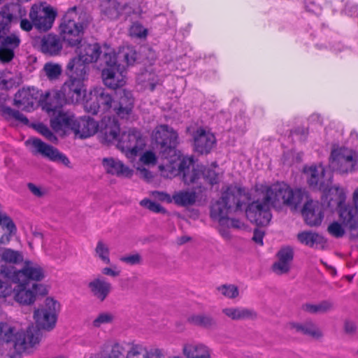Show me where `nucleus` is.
Instances as JSON below:
<instances>
[{
	"label": "nucleus",
	"instance_id": "nucleus-20",
	"mask_svg": "<svg viewBox=\"0 0 358 358\" xmlns=\"http://www.w3.org/2000/svg\"><path fill=\"white\" fill-rule=\"evenodd\" d=\"M99 131L105 143L118 142L120 125L114 117L105 115L99 123Z\"/></svg>",
	"mask_w": 358,
	"mask_h": 358
},
{
	"label": "nucleus",
	"instance_id": "nucleus-39",
	"mask_svg": "<svg viewBox=\"0 0 358 358\" xmlns=\"http://www.w3.org/2000/svg\"><path fill=\"white\" fill-rule=\"evenodd\" d=\"M2 261L12 264H20L24 262V255L22 252L10 248H4L0 255Z\"/></svg>",
	"mask_w": 358,
	"mask_h": 358
},
{
	"label": "nucleus",
	"instance_id": "nucleus-49",
	"mask_svg": "<svg viewBox=\"0 0 358 358\" xmlns=\"http://www.w3.org/2000/svg\"><path fill=\"white\" fill-rule=\"evenodd\" d=\"M3 115L8 119H15L23 123H27V118L18 110L10 108V107H5L2 110Z\"/></svg>",
	"mask_w": 358,
	"mask_h": 358
},
{
	"label": "nucleus",
	"instance_id": "nucleus-47",
	"mask_svg": "<svg viewBox=\"0 0 358 358\" xmlns=\"http://www.w3.org/2000/svg\"><path fill=\"white\" fill-rule=\"evenodd\" d=\"M218 292L227 299H235L239 294L238 288L235 285L225 284L217 288Z\"/></svg>",
	"mask_w": 358,
	"mask_h": 358
},
{
	"label": "nucleus",
	"instance_id": "nucleus-36",
	"mask_svg": "<svg viewBox=\"0 0 358 358\" xmlns=\"http://www.w3.org/2000/svg\"><path fill=\"white\" fill-rule=\"evenodd\" d=\"M197 194L194 191L180 190L173 194V201L179 206L187 207L195 204Z\"/></svg>",
	"mask_w": 358,
	"mask_h": 358
},
{
	"label": "nucleus",
	"instance_id": "nucleus-52",
	"mask_svg": "<svg viewBox=\"0 0 358 358\" xmlns=\"http://www.w3.org/2000/svg\"><path fill=\"white\" fill-rule=\"evenodd\" d=\"M141 206L145 207L154 213H165V209L158 203L148 199H144L140 202Z\"/></svg>",
	"mask_w": 358,
	"mask_h": 358
},
{
	"label": "nucleus",
	"instance_id": "nucleus-2",
	"mask_svg": "<svg viewBox=\"0 0 358 358\" xmlns=\"http://www.w3.org/2000/svg\"><path fill=\"white\" fill-rule=\"evenodd\" d=\"M151 137L159 145L160 154L166 160L159 166L162 175L166 178H173L182 174L185 183L194 181L195 174L193 176L189 174V169L192 166V159L182 157L176 148L178 144L177 132L167 124H160L152 131Z\"/></svg>",
	"mask_w": 358,
	"mask_h": 358
},
{
	"label": "nucleus",
	"instance_id": "nucleus-28",
	"mask_svg": "<svg viewBox=\"0 0 358 358\" xmlns=\"http://www.w3.org/2000/svg\"><path fill=\"white\" fill-rule=\"evenodd\" d=\"M278 261L273 265V270L277 274L287 273L293 260L294 252L290 247L282 248L277 254Z\"/></svg>",
	"mask_w": 358,
	"mask_h": 358
},
{
	"label": "nucleus",
	"instance_id": "nucleus-45",
	"mask_svg": "<svg viewBox=\"0 0 358 358\" xmlns=\"http://www.w3.org/2000/svg\"><path fill=\"white\" fill-rule=\"evenodd\" d=\"M115 318V314L111 312H101L92 320V326L94 328H100L104 325L112 324Z\"/></svg>",
	"mask_w": 358,
	"mask_h": 358
},
{
	"label": "nucleus",
	"instance_id": "nucleus-27",
	"mask_svg": "<svg viewBox=\"0 0 358 358\" xmlns=\"http://www.w3.org/2000/svg\"><path fill=\"white\" fill-rule=\"evenodd\" d=\"M182 352L185 358H212V350L202 343H186L182 345Z\"/></svg>",
	"mask_w": 358,
	"mask_h": 358
},
{
	"label": "nucleus",
	"instance_id": "nucleus-30",
	"mask_svg": "<svg viewBox=\"0 0 358 358\" xmlns=\"http://www.w3.org/2000/svg\"><path fill=\"white\" fill-rule=\"evenodd\" d=\"M163 350L157 347L134 345L127 352L126 358H162Z\"/></svg>",
	"mask_w": 358,
	"mask_h": 358
},
{
	"label": "nucleus",
	"instance_id": "nucleus-29",
	"mask_svg": "<svg viewBox=\"0 0 358 358\" xmlns=\"http://www.w3.org/2000/svg\"><path fill=\"white\" fill-rule=\"evenodd\" d=\"M36 42L42 52L52 56L58 55L62 49L60 39L53 34H47L38 38Z\"/></svg>",
	"mask_w": 358,
	"mask_h": 358
},
{
	"label": "nucleus",
	"instance_id": "nucleus-41",
	"mask_svg": "<svg viewBox=\"0 0 358 358\" xmlns=\"http://www.w3.org/2000/svg\"><path fill=\"white\" fill-rule=\"evenodd\" d=\"M334 304L330 301H323L319 303H306L302 306V310L312 314L324 313L330 311Z\"/></svg>",
	"mask_w": 358,
	"mask_h": 358
},
{
	"label": "nucleus",
	"instance_id": "nucleus-62",
	"mask_svg": "<svg viewBox=\"0 0 358 358\" xmlns=\"http://www.w3.org/2000/svg\"><path fill=\"white\" fill-rule=\"evenodd\" d=\"M264 236V234L262 231H261L259 229H255L254 231L252 239L257 244L262 245Z\"/></svg>",
	"mask_w": 358,
	"mask_h": 358
},
{
	"label": "nucleus",
	"instance_id": "nucleus-38",
	"mask_svg": "<svg viewBox=\"0 0 358 358\" xmlns=\"http://www.w3.org/2000/svg\"><path fill=\"white\" fill-rule=\"evenodd\" d=\"M116 63L117 60L122 61L127 66L133 65L136 60L137 53L135 49L131 46L122 47L117 55L115 54Z\"/></svg>",
	"mask_w": 358,
	"mask_h": 358
},
{
	"label": "nucleus",
	"instance_id": "nucleus-21",
	"mask_svg": "<svg viewBox=\"0 0 358 358\" xmlns=\"http://www.w3.org/2000/svg\"><path fill=\"white\" fill-rule=\"evenodd\" d=\"M345 200L340 204H337L335 201H333L332 206L336 205L338 208H340V217L343 221L345 225L351 229H355L357 227V212H358V186L353 193V203L355 208L348 206L343 207L342 205Z\"/></svg>",
	"mask_w": 358,
	"mask_h": 358
},
{
	"label": "nucleus",
	"instance_id": "nucleus-56",
	"mask_svg": "<svg viewBox=\"0 0 358 358\" xmlns=\"http://www.w3.org/2000/svg\"><path fill=\"white\" fill-rule=\"evenodd\" d=\"M121 271L117 265L111 264L110 266L104 267L101 269V274L112 278H116L120 275Z\"/></svg>",
	"mask_w": 358,
	"mask_h": 358
},
{
	"label": "nucleus",
	"instance_id": "nucleus-33",
	"mask_svg": "<svg viewBox=\"0 0 358 358\" xmlns=\"http://www.w3.org/2000/svg\"><path fill=\"white\" fill-rule=\"evenodd\" d=\"M297 239L301 244L313 248H324L326 245V240L322 235L310 231L299 233Z\"/></svg>",
	"mask_w": 358,
	"mask_h": 358
},
{
	"label": "nucleus",
	"instance_id": "nucleus-22",
	"mask_svg": "<svg viewBox=\"0 0 358 358\" xmlns=\"http://www.w3.org/2000/svg\"><path fill=\"white\" fill-rule=\"evenodd\" d=\"M91 294L98 301H103L112 291V285L103 276L99 275L91 280L87 285Z\"/></svg>",
	"mask_w": 358,
	"mask_h": 358
},
{
	"label": "nucleus",
	"instance_id": "nucleus-15",
	"mask_svg": "<svg viewBox=\"0 0 358 358\" xmlns=\"http://www.w3.org/2000/svg\"><path fill=\"white\" fill-rule=\"evenodd\" d=\"M25 143L27 145H31L33 154H39L52 162L60 163L66 167H71L69 159L64 154L41 140L36 138H30Z\"/></svg>",
	"mask_w": 358,
	"mask_h": 358
},
{
	"label": "nucleus",
	"instance_id": "nucleus-17",
	"mask_svg": "<svg viewBox=\"0 0 358 358\" xmlns=\"http://www.w3.org/2000/svg\"><path fill=\"white\" fill-rule=\"evenodd\" d=\"M45 104L44 108L50 113H52L53 117L50 120V125L52 129L61 134H66L69 131L72 130L76 122L75 117L69 113H64L61 110L62 107H58L55 110H48L47 105L50 103V99H46L44 100Z\"/></svg>",
	"mask_w": 358,
	"mask_h": 358
},
{
	"label": "nucleus",
	"instance_id": "nucleus-13",
	"mask_svg": "<svg viewBox=\"0 0 358 358\" xmlns=\"http://www.w3.org/2000/svg\"><path fill=\"white\" fill-rule=\"evenodd\" d=\"M145 145V138L139 131L132 129L120 135L117 146L132 162Z\"/></svg>",
	"mask_w": 358,
	"mask_h": 358
},
{
	"label": "nucleus",
	"instance_id": "nucleus-59",
	"mask_svg": "<svg viewBox=\"0 0 358 358\" xmlns=\"http://www.w3.org/2000/svg\"><path fill=\"white\" fill-rule=\"evenodd\" d=\"M109 358H124V350L123 347L119 344L113 345L109 355Z\"/></svg>",
	"mask_w": 358,
	"mask_h": 358
},
{
	"label": "nucleus",
	"instance_id": "nucleus-44",
	"mask_svg": "<svg viewBox=\"0 0 358 358\" xmlns=\"http://www.w3.org/2000/svg\"><path fill=\"white\" fill-rule=\"evenodd\" d=\"M43 72L49 80H56L62 74V67L59 64L47 62L43 66Z\"/></svg>",
	"mask_w": 358,
	"mask_h": 358
},
{
	"label": "nucleus",
	"instance_id": "nucleus-10",
	"mask_svg": "<svg viewBox=\"0 0 358 358\" xmlns=\"http://www.w3.org/2000/svg\"><path fill=\"white\" fill-rule=\"evenodd\" d=\"M61 310L60 303L54 297L48 296L34 311V319L39 329L52 331L56 327Z\"/></svg>",
	"mask_w": 358,
	"mask_h": 358
},
{
	"label": "nucleus",
	"instance_id": "nucleus-26",
	"mask_svg": "<svg viewBox=\"0 0 358 358\" xmlns=\"http://www.w3.org/2000/svg\"><path fill=\"white\" fill-rule=\"evenodd\" d=\"M302 214L307 224L318 226L324 218L323 206L318 201H308L303 206Z\"/></svg>",
	"mask_w": 358,
	"mask_h": 358
},
{
	"label": "nucleus",
	"instance_id": "nucleus-57",
	"mask_svg": "<svg viewBox=\"0 0 358 358\" xmlns=\"http://www.w3.org/2000/svg\"><path fill=\"white\" fill-rule=\"evenodd\" d=\"M27 187L31 194L38 198H41L48 193L45 188L36 185L34 183H29Z\"/></svg>",
	"mask_w": 358,
	"mask_h": 358
},
{
	"label": "nucleus",
	"instance_id": "nucleus-35",
	"mask_svg": "<svg viewBox=\"0 0 358 358\" xmlns=\"http://www.w3.org/2000/svg\"><path fill=\"white\" fill-rule=\"evenodd\" d=\"M222 313L233 320L253 319L257 316L253 310L243 307L225 308L222 309Z\"/></svg>",
	"mask_w": 358,
	"mask_h": 358
},
{
	"label": "nucleus",
	"instance_id": "nucleus-63",
	"mask_svg": "<svg viewBox=\"0 0 358 358\" xmlns=\"http://www.w3.org/2000/svg\"><path fill=\"white\" fill-rule=\"evenodd\" d=\"M32 235L34 236V239L38 241L41 243H43V234L41 231L34 229L32 231Z\"/></svg>",
	"mask_w": 358,
	"mask_h": 358
},
{
	"label": "nucleus",
	"instance_id": "nucleus-8",
	"mask_svg": "<svg viewBox=\"0 0 358 358\" xmlns=\"http://www.w3.org/2000/svg\"><path fill=\"white\" fill-rule=\"evenodd\" d=\"M90 20V15L81 8H70L59 26V34L63 41L71 47L80 44L84 29Z\"/></svg>",
	"mask_w": 358,
	"mask_h": 358
},
{
	"label": "nucleus",
	"instance_id": "nucleus-48",
	"mask_svg": "<svg viewBox=\"0 0 358 358\" xmlns=\"http://www.w3.org/2000/svg\"><path fill=\"white\" fill-rule=\"evenodd\" d=\"M339 217L340 220L342 221L343 224L339 223L338 222H333L329 225L327 229L328 232L331 236L336 238H341L343 236V235L345 234V227L348 228L350 229L348 227H346L343 221L341 219L340 216ZM350 230L352 229H350Z\"/></svg>",
	"mask_w": 358,
	"mask_h": 358
},
{
	"label": "nucleus",
	"instance_id": "nucleus-12",
	"mask_svg": "<svg viewBox=\"0 0 358 358\" xmlns=\"http://www.w3.org/2000/svg\"><path fill=\"white\" fill-rule=\"evenodd\" d=\"M358 154L352 149L341 147L331 150L329 167L340 174L354 172L357 169Z\"/></svg>",
	"mask_w": 358,
	"mask_h": 358
},
{
	"label": "nucleus",
	"instance_id": "nucleus-1",
	"mask_svg": "<svg viewBox=\"0 0 358 358\" xmlns=\"http://www.w3.org/2000/svg\"><path fill=\"white\" fill-rule=\"evenodd\" d=\"M255 192L257 199L247 206L245 215L251 222L258 226L269 224L272 218L271 207L278 208L281 205H286L296 208L306 196L305 189H293L282 182L272 185L257 184Z\"/></svg>",
	"mask_w": 358,
	"mask_h": 358
},
{
	"label": "nucleus",
	"instance_id": "nucleus-9",
	"mask_svg": "<svg viewBox=\"0 0 358 358\" xmlns=\"http://www.w3.org/2000/svg\"><path fill=\"white\" fill-rule=\"evenodd\" d=\"M103 59L106 64L101 73L104 85L111 89L124 86L127 81L125 69L123 64L116 63L115 53L107 48Z\"/></svg>",
	"mask_w": 358,
	"mask_h": 358
},
{
	"label": "nucleus",
	"instance_id": "nucleus-61",
	"mask_svg": "<svg viewBox=\"0 0 358 358\" xmlns=\"http://www.w3.org/2000/svg\"><path fill=\"white\" fill-rule=\"evenodd\" d=\"M152 194L155 198L160 201H166L167 203H171L173 201V196H171L165 192L155 191L152 192Z\"/></svg>",
	"mask_w": 358,
	"mask_h": 358
},
{
	"label": "nucleus",
	"instance_id": "nucleus-50",
	"mask_svg": "<svg viewBox=\"0 0 358 358\" xmlns=\"http://www.w3.org/2000/svg\"><path fill=\"white\" fill-rule=\"evenodd\" d=\"M129 35L137 38H145L148 36V29L139 22H134L129 28Z\"/></svg>",
	"mask_w": 358,
	"mask_h": 358
},
{
	"label": "nucleus",
	"instance_id": "nucleus-43",
	"mask_svg": "<svg viewBox=\"0 0 358 358\" xmlns=\"http://www.w3.org/2000/svg\"><path fill=\"white\" fill-rule=\"evenodd\" d=\"M138 82L145 88L150 90H154L156 85L158 83V78L157 76L150 71H145L138 76Z\"/></svg>",
	"mask_w": 358,
	"mask_h": 358
},
{
	"label": "nucleus",
	"instance_id": "nucleus-32",
	"mask_svg": "<svg viewBox=\"0 0 358 358\" xmlns=\"http://www.w3.org/2000/svg\"><path fill=\"white\" fill-rule=\"evenodd\" d=\"M125 8V5L119 0H102L101 10L104 18L115 20Z\"/></svg>",
	"mask_w": 358,
	"mask_h": 358
},
{
	"label": "nucleus",
	"instance_id": "nucleus-4",
	"mask_svg": "<svg viewBox=\"0 0 358 358\" xmlns=\"http://www.w3.org/2000/svg\"><path fill=\"white\" fill-rule=\"evenodd\" d=\"M83 106L85 110L92 114L108 113L121 119H128L134 107V98L130 92L123 90L117 102L104 88L94 87L85 94Z\"/></svg>",
	"mask_w": 358,
	"mask_h": 358
},
{
	"label": "nucleus",
	"instance_id": "nucleus-64",
	"mask_svg": "<svg viewBox=\"0 0 358 358\" xmlns=\"http://www.w3.org/2000/svg\"><path fill=\"white\" fill-rule=\"evenodd\" d=\"M13 84H14V83L12 82L11 80H6L5 78H0V85H2L5 88L11 87Z\"/></svg>",
	"mask_w": 358,
	"mask_h": 358
},
{
	"label": "nucleus",
	"instance_id": "nucleus-53",
	"mask_svg": "<svg viewBox=\"0 0 358 358\" xmlns=\"http://www.w3.org/2000/svg\"><path fill=\"white\" fill-rule=\"evenodd\" d=\"M120 261L125 263L126 264L134 266L141 264L142 262V257L138 253H134L120 257Z\"/></svg>",
	"mask_w": 358,
	"mask_h": 358
},
{
	"label": "nucleus",
	"instance_id": "nucleus-16",
	"mask_svg": "<svg viewBox=\"0 0 358 358\" xmlns=\"http://www.w3.org/2000/svg\"><path fill=\"white\" fill-rule=\"evenodd\" d=\"M56 15V11L50 6L34 4L29 16L37 29L46 31L52 27Z\"/></svg>",
	"mask_w": 358,
	"mask_h": 358
},
{
	"label": "nucleus",
	"instance_id": "nucleus-42",
	"mask_svg": "<svg viewBox=\"0 0 358 358\" xmlns=\"http://www.w3.org/2000/svg\"><path fill=\"white\" fill-rule=\"evenodd\" d=\"M12 274L13 271H8L3 277L0 278V298L6 297L13 292L12 282H15L13 281Z\"/></svg>",
	"mask_w": 358,
	"mask_h": 358
},
{
	"label": "nucleus",
	"instance_id": "nucleus-5",
	"mask_svg": "<svg viewBox=\"0 0 358 358\" xmlns=\"http://www.w3.org/2000/svg\"><path fill=\"white\" fill-rule=\"evenodd\" d=\"M76 60H70L66 66L68 80L64 83L60 90L46 92L45 98L50 99L47 105L48 110L62 107L64 103H77L83 101L86 93L84 81L87 78V70L82 66L75 69Z\"/></svg>",
	"mask_w": 358,
	"mask_h": 358
},
{
	"label": "nucleus",
	"instance_id": "nucleus-6",
	"mask_svg": "<svg viewBox=\"0 0 358 358\" xmlns=\"http://www.w3.org/2000/svg\"><path fill=\"white\" fill-rule=\"evenodd\" d=\"M41 337L40 330L33 327L24 331L17 328L13 322H0V343L10 345L12 351L8 355L10 358L31 352L39 344Z\"/></svg>",
	"mask_w": 358,
	"mask_h": 358
},
{
	"label": "nucleus",
	"instance_id": "nucleus-23",
	"mask_svg": "<svg viewBox=\"0 0 358 358\" xmlns=\"http://www.w3.org/2000/svg\"><path fill=\"white\" fill-rule=\"evenodd\" d=\"M102 166L107 173L119 178H131L133 175V170L117 158L105 157Z\"/></svg>",
	"mask_w": 358,
	"mask_h": 358
},
{
	"label": "nucleus",
	"instance_id": "nucleus-24",
	"mask_svg": "<svg viewBox=\"0 0 358 358\" xmlns=\"http://www.w3.org/2000/svg\"><path fill=\"white\" fill-rule=\"evenodd\" d=\"M99 123L89 116L76 120L73 131L80 138H89L99 131Z\"/></svg>",
	"mask_w": 358,
	"mask_h": 358
},
{
	"label": "nucleus",
	"instance_id": "nucleus-3",
	"mask_svg": "<svg viewBox=\"0 0 358 358\" xmlns=\"http://www.w3.org/2000/svg\"><path fill=\"white\" fill-rule=\"evenodd\" d=\"M245 199L244 190L241 187L229 185L223 188L221 197L212 203L210 217L219 223V231L224 238H231L229 229H242L245 227L241 220L229 217L230 214L242 210Z\"/></svg>",
	"mask_w": 358,
	"mask_h": 358
},
{
	"label": "nucleus",
	"instance_id": "nucleus-31",
	"mask_svg": "<svg viewBox=\"0 0 358 358\" xmlns=\"http://www.w3.org/2000/svg\"><path fill=\"white\" fill-rule=\"evenodd\" d=\"M194 173H195L194 180L189 183H185L186 185H189L191 184H196L198 183V181L201 178L207 180L210 185L216 184L219 180L218 174L216 173L215 169H205L203 170L199 166L196 168L195 164L192 161V166H191L189 169V176H193L194 175Z\"/></svg>",
	"mask_w": 358,
	"mask_h": 358
},
{
	"label": "nucleus",
	"instance_id": "nucleus-37",
	"mask_svg": "<svg viewBox=\"0 0 358 358\" xmlns=\"http://www.w3.org/2000/svg\"><path fill=\"white\" fill-rule=\"evenodd\" d=\"M27 284H19L18 288L13 291L15 293V299L20 303L30 305L35 302V293L31 289H26Z\"/></svg>",
	"mask_w": 358,
	"mask_h": 358
},
{
	"label": "nucleus",
	"instance_id": "nucleus-60",
	"mask_svg": "<svg viewBox=\"0 0 358 358\" xmlns=\"http://www.w3.org/2000/svg\"><path fill=\"white\" fill-rule=\"evenodd\" d=\"M31 290H33L35 293V296L36 295L45 296L48 294V287L45 285L43 284H37L34 283L32 285Z\"/></svg>",
	"mask_w": 358,
	"mask_h": 358
},
{
	"label": "nucleus",
	"instance_id": "nucleus-19",
	"mask_svg": "<svg viewBox=\"0 0 358 358\" xmlns=\"http://www.w3.org/2000/svg\"><path fill=\"white\" fill-rule=\"evenodd\" d=\"M40 92L35 87H23L15 95V105L24 110L31 111L40 101Z\"/></svg>",
	"mask_w": 358,
	"mask_h": 358
},
{
	"label": "nucleus",
	"instance_id": "nucleus-51",
	"mask_svg": "<svg viewBox=\"0 0 358 358\" xmlns=\"http://www.w3.org/2000/svg\"><path fill=\"white\" fill-rule=\"evenodd\" d=\"M26 15H27L26 10L24 8H19V15L20 17V27L23 31H29L33 29V27H34V24L31 20H29L28 19H27L25 17Z\"/></svg>",
	"mask_w": 358,
	"mask_h": 358
},
{
	"label": "nucleus",
	"instance_id": "nucleus-18",
	"mask_svg": "<svg viewBox=\"0 0 358 358\" xmlns=\"http://www.w3.org/2000/svg\"><path fill=\"white\" fill-rule=\"evenodd\" d=\"M76 47L78 57L71 59L76 60L75 69L80 65L84 67V69L87 70L86 64L96 62L101 53V48L98 43H83Z\"/></svg>",
	"mask_w": 358,
	"mask_h": 358
},
{
	"label": "nucleus",
	"instance_id": "nucleus-34",
	"mask_svg": "<svg viewBox=\"0 0 358 358\" xmlns=\"http://www.w3.org/2000/svg\"><path fill=\"white\" fill-rule=\"evenodd\" d=\"M288 327L298 333L308 335L315 338H319L322 336V331L310 321L304 323L291 322L288 324Z\"/></svg>",
	"mask_w": 358,
	"mask_h": 358
},
{
	"label": "nucleus",
	"instance_id": "nucleus-58",
	"mask_svg": "<svg viewBox=\"0 0 358 358\" xmlns=\"http://www.w3.org/2000/svg\"><path fill=\"white\" fill-rule=\"evenodd\" d=\"M134 166L136 167L138 174L141 178L148 181L152 179V173L148 169L143 167L142 164L137 163Z\"/></svg>",
	"mask_w": 358,
	"mask_h": 358
},
{
	"label": "nucleus",
	"instance_id": "nucleus-40",
	"mask_svg": "<svg viewBox=\"0 0 358 358\" xmlns=\"http://www.w3.org/2000/svg\"><path fill=\"white\" fill-rule=\"evenodd\" d=\"M187 320L189 323L199 326L203 328L209 329L215 325L214 319L205 314H193L188 317Z\"/></svg>",
	"mask_w": 358,
	"mask_h": 358
},
{
	"label": "nucleus",
	"instance_id": "nucleus-54",
	"mask_svg": "<svg viewBox=\"0 0 358 358\" xmlns=\"http://www.w3.org/2000/svg\"><path fill=\"white\" fill-rule=\"evenodd\" d=\"M37 131L43 135L46 139L48 141L55 143L57 141V138L55 135L50 131V129L43 124H38L36 125Z\"/></svg>",
	"mask_w": 358,
	"mask_h": 358
},
{
	"label": "nucleus",
	"instance_id": "nucleus-25",
	"mask_svg": "<svg viewBox=\"0 0 358 358\" xmlns=\"http://www.w3.org/2000/svg\"><path fill=\"white\" fill-rule=\"evenodd\" d=\"M194 149L203 154L208 153L215 143V137L213 133L203 128L198 129L193 134Z\"/></svg>",
	"mask_w": 358,
	"mask_h": 358
},
{
	"label": "nucleus",
	"instance_id": "nucleus-55",
	"mask_svg": "<svg viewBox=\"0 0 358 358\" xmlns=\"http://www.w3.org/2000/svg\"><path fill=\"white\" fill-rule=\"evenodd\" d=\"M157 162L155 154L152 151H146L141 156L139 164L142 165H155Z\"/></svg>",
	"mask_w": 358,
	"mask_h": 358
},
{
	"label": "nucleus",
	"instance_id": "nucleus-14",
	"mask_svg": "<svg viewBox=\"0 0 358 358\" xmlns=\"http://www.w3.org/2000/svg\"><path fill=\"white\" fill-rule=\"evenodd\" d=\"M13 281L17 284H28L30 281L39 282L45 278L44 268L36 262L24 260L20 269L14 270Z\"/></svg>",
	"mask_w": 358,
	"mask_h": 358
},
{
	"label": "nucleus",
	"instance_id": "nucleus-46",
	"mask_svg": "<svg viewBox=\"0 0 358 358\" xmlns=\"http://www.w3.org/2000/svg\"><path fill=\"white\" fill-rule=\"evenodd\" d=\"M95 256L103 263L110 264V249L102 241H98L95 248Z\"/></svg>",
	"mask_w": 358,
	"mask_h": 358
},
{
	"label": "nucleus",
	"instance_id": "nucleus-11",
	"mask_svg": "<svg viewBox=\"0 0 358 358\" xmlns=\"http://www.w3.org/2000/svg\"><path fill=\"white\" fill-rule=\"evenodd\" d=\"M12 16L0 13V60L10 62L14 57V50L19 46L20 39L15 34H8Z\"/></svg>",
	"mask_w": 358,
	"mask_h": 358
},
{
	"label": "nucleus",
	"instance_id": "nucleus-7",
	"mask_svg": "<svg viewBox=\"0 0 358 358\" xmlns=\"http://www.w3.org/2000/svg\"><path fill=\"white\" fill-rule=\"evenodd\" d=\"M303 173L310 188L326 194L327 199H329V206L333 201L340 205L345 200V189L338 186H331L332 174L327 172L322 164L305 166Z\"/></svg>",
	"mask_w": 358,
	"mask_h": 358
}]
</instances>
